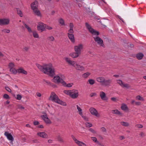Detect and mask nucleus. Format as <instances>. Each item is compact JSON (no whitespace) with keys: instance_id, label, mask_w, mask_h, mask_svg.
Here are the masks:
<instances>
[{"instance_id":"1","label":"nucleus","mask_w":146,"mask_h":146,"mask_svg":"<svg viewBox=\"0 0 146 146\" xmlns=\"http://www.w3.org/2000/svg\"><path fill=\"white\" fill-rule=\"evenodd\" d=\"M85 25L89 32L92 35L93 37L94 38L95 41L97 42L100 46L104 47V45L103 40L98 36L100 34L99 32L92 28L88 23H85Z\"/></svg>"},{"instance_id":"2","label":"nucleus","mask_w":146,"mask_h":146,"mask_svg":"<svg viewBox=\"0 0 146 146\" xmlns=\"http://www.w3.org/2000/svg\"><path fill=\"white\" fill-rule=\"evenodd\" d=\"M38 68L44 74L48 75L52 77L55 75V69L53 67L52 64L49 63L41 66L39 64L36 65Z\"/></svg>"},{"instance_id":"3","label":"nucleus","mask_w":146,"mask_h":146,"mask_svg":"<svg viewBox=\"0 0 146 146\" xmlns=\"http://www.w3.org/2000/svg\"><path fill=\"white\" fill-rule=\"evenodd\" d=\"M38 68L44 74L48 75L52 77L55 75V69L53 67L52 64L49 63L41 66L39 64L36 65Z\"/></svg>"},{"instance_id":"4","label":"nucleus","mask_w":146,"mask_h":146,"mask_svg":"<svg viewBox=\"0 0 146 146\" xmlns=\"http://www.w3.org/2000/svg\"><path fill=\"white\" fill-rule=\"evenodd\" d=\"M49 100L63 106L66 105V103L60 100L56 94L53 92L51 93Z\"/></svg>"},{"instance_id":"5","label":"nucleus","mask_w":146,"mask_h":146,"mask_svg":"<svg viewBox=\"0 0 146 146\" xmlns=\"http://www.w3.org/2000/svg\"><path fill=\"white\" fill-rule=\"evenodd\" d=\"M64 93L66 95L69 96L73 99L77 98L79 95L78 91L76 90H64Z\"/></svg>"},{"instance_id":"6","label":"nucleus","mask_w":146,"mask_h":146,"mask_svg":"<svg viewBox=\"0 0 146 146\" xmlns=\"http://www.w3.org/2000/svg\"><path fill=\"white\" fill-rule=\"evenodd\" d=\"M53 81L58 83H61L62 85L65 84L66 82L60 78V76L58 75H56L54 76L53 79Z\"/></svg>"},{"instance_id":"7","label":"nucleus","mask_w":146,"mask_h":146,"mask_svg":"<svg viewBox=\"0 0 146 146\" xmlns=\"http://www.w3.org/2000/svg\"><path fill=\"white\" fill-rule=\"evenodd\" d=\"M83 48V45L82 44H80L78 46H74V50L76 52L80 55L81 54V50Z\"/></svg>"},{"instance_id":"8","label":"nucleus","mask_w":146,"mask_h":146,"mask_svg":"<svg viewBox=\"0 0 146 146\" xmlns=\"http://www.w3.org/2000/svg\"><path fill=\"white\" fill-rule=\"evenodd\" d=\"M9 22L10 20L9 19H0V25L1 26L8 25L9 24Z\"/></svg>"},{"instance_id":"9","label":"nucleus","mask_w":146,"mask_h":146,"mask_svg":"<svg viewBox=\"0 0 146 146\" xmlns=\"http://www.w3.org/2000/svg\"><path fill=\"white\" fill-rule=\"evenodd\" d=\"M41 117L46 124H50L51 123V122L47 117L46 114L41 115Z\"/></svg>"},{"instance_id":"10","label":"nucleus","mask_w":146,"mask_h":146,"mask_svg":"<svg viewBox=\"0 0 146 146\" xmlns=\"http://www.w3.org/2000/svg\"><path fill=\"white\" fill-rule=\"evenodd\" d=\"M41 117L46 124H50L51 123V122L47 117L46 114L41 115Z\"/></svg>"},{"instance_id":"11","label":"nucleus","mask_w":146,"mask_h":146,"mask_svg":"<svg viewBox=\"0 0 146 146\" xmlns=\"http://www.w3.org/2000/svg\"><path fill=\"white\" fill-rule=\"evenodd\" d=\"M89 110L90 113L92 115H95L98 117L100 116V115L98 113L97 111L95 108H90Z\"/></svg>"},{"instance_id":"12","label":"nucleus","mask_w":146,"mask_h":146,"mask_svg":"<svg viewBox=\"0 0 146 146\" xmlns=\"http://www.w3.org/2000/svg\"><path fill=\"white\" fill-rule=\"evenodd\" d=\"M31 9L33 10L38 9V2L35 0L34 2L32 3L31 5Z\"/></svg>"},{"instance_id":"13","label":"nucleus","mask_w":146,"mask_h":146,"mask_svg":"<svg viewBox=\"0 0 146 146\" xmlns=\"http://www.w3.org/2000/svg\"><path fill=\"white\" fill-rule=\"evenodd\" d=\"M45 25L42 23L40 22L37 26L38 30H40L41 32L45 31Z\"/></svg>"},{"instance_id":"14","label":"nucleus","mask_w":146,"mask_h":146,"mask_svg":"<svg viewBox=\"0 0 146 146\" xmlns=\"http://www.w3.org/2000/svg\"><path fill=\"white\" fill-rule=\"evenodd\" d=\"M100 96L103 100L106 101L108 99L106 94L104 92L101 91L100 92Z\"/></svg>"},{"instance_id":"15","label":"nucleus","mask_w":146,"mask_h":146,"mask_svg":"<svg viewBox=\"0 0 146 146\" xmlns=\"http://www.w3.org/2000/svg\"><path fill=\"white\" fill-rule=\"evenodd\" d=\"M4 134L9 140H11L12 141H13L14 139L11 133L6 131L5 132Z\"/></svg>"},{"instance_id":"16","label":"nucleus","mask_w":146,"mask_h":146,"mask_svg":"<svg viewBox=\"0 0 146 146\" xmlns=\"http://www.w3.org/2000/svg\"><path fill=\"white\" fill-rule=\"evenodd\" d=\"M37 135L44 138H47L48 137L47 135L44 132H38L37 133Z\"/></svg>"},{"instance_id":"17","label":"nucleus","mask_w":146,"mask_h":146,"mask_svg":"<svg viewBox=\"0 0 146 146\" xmlns=\"http://www.w3.org/2000/svg\"><path fill=\"white\" fill-rule=\"evenodd\" d=\"M17 73L19 74H22L25 75L27 74V71L25 70L22 68H20L17 69Z\"/></svg>"},{"instance_id":"18","label":"nucleus","mask_w":146,"mask_h":146,"mask_svg":"<svg viewBox=\"0 0 146 146\" xmlns=\"http://www.w3.org/2000/svg\"><path fill=\"white\" fill-rule=\"evenodd\" d=\"M68 35L69 39L71 41V42L74 43L75 42L74 35L73 34H69Z\"/></svg>"},{"instance_id":"19","label":"nucleus","mask_w":146,"mask_h":146,"mask_svg":"<svg viewBox=\"0 0 146 146\" xmlns=\"http://www.w3.org/2000/svg\"><path fill=\"white\" fill-rule=\"evenodd\" d=\"M75 68L77 70H80L82 71L84 70V67L78 64H75Z\"/></svg>"},{"instance_id":"20","label":"nucleus","mask_w":146,"mask_h":146,"mask_svg":"<svg viewBox=\"0 0 146 146\" xmlns=\"http://www.w3.org/2000/svg\"><path fill=\"white\" fill-rule=\"evenodd\" d=\"M33 11L35 15L38 17L41 16V14L40 12L38 9L34 10H33Z\"/></svg>"},{"instance_id":"21","label":"nucleus","mask_w":146,"mask_h":146,"mask_svg":"<svg viewBox=\"0 0 146 146\" xmlns=\"http://www.w3.org/2000/svg\"><path fill=\"white\" fill-rule=\"evenodd\" d=\"M79 55V54L76 52H72L69 54V56L73 58L78 57Z\"/></svg>"},{"instance_id":"22","label":"nucleus","mask_w":146,"mask_h":146,"mask_svg":"<svg viewBox=\"0 0 146 146\" xmlns=\"http://www.w3.org/2000/svg\"><path fill=\"white\" fill-rule=\"evenodd\" d=\"M75 143L79 146H87V145L82 142L80 141L77 140Z\"/></svg>"},{"instance_id":"23","label":"nucleus","mask_w":146,"mask_h":146,"mask_svg":"<svg viewBox=\"0 0 146 146\" xmlns=\"http://www.w3.org/2000/svg\"><path fill=\"white\" fill-rule=\"evenodd\" d=\"M121 109L124 111L128 110L129 109L127 105L125 104H122L121 107Z\"/></svg>"},{"instance_id":"24","label":"nucleus","mask_w":146,"mask_h":146,"mask_svg":"<svg viewBox=\"0 0 146 146\" xmlns=\"http://www.w3.org/2000/svg\"><path fill=\"white\" fill-rule=\"evenodd\" d=\"M105 79L104 77H100L97 78V81L100 83H101L102 84L104 82Z\"/></svg>"},{"instance_id":"25","label":"nucleus","mask_w":146,"mask_h":146,"mask_svg":"<svg viewBox=\"0 0 146 146\" xmlns=\"http://www.w3.org/2000/svg\"><path fill=\"white\" fill-rule=\"evenodd\" d=\"M136 56L138 59L141 60L143 56V55L141 53H139L136 55Z\"/></svg>"},{"instance_id":"26","label":"nucleus","mask_w":146,"mask_h":146,"mask_svg":"<svg viewBox=\"0 0 146 146\" xmlns=\"http://www.w3.org/2000/svg\"><path fill=\"white\" fill-rule=\"evenodd\" d=\"M23 23L25 27L27 29L29 32L30 33L32 32L31 29L28 26L26 23L24 22H23Z\"/></svg>"},{"instance_id":"27","label":"nucleus","mask_w":146,"mask_h":146,"mask_svg":"<svg viewBox=\"0 0 146 146\" xmlns=\"http://www.w3.org/2000/svg\"><path fill=\"white\" fill-rule=\"evenodd\" d=\"M113 113L115 114L118 115H121L122 113L117 110H113L112 111Z\"/></svg>"},{"instance_id":"28","label":"nucleus","mask_w":146,"mask_h":146,"mask_svg":"<svg viewBox=\"0 0 146 146\" xmlns=\"http://www.w3.org/2000/svg\"><path fill=\"white\" fill-rule=\"evenodd\" d=\"M17 13L20 17H22L23 16V14L21 10H20L19 9H17Z\"/></svg>"},{"instance_id":"29","label":"nucleus","mask_w":146,"mask_h":146,"mask_svg":"<svg viewBox=\"0 0 146 146\" xmlns=\"http://www.w3.org/2000/svg\"><path fill=\"white\" fill-rule=\"evenodd\" d=\"M10 71L11 72H12L14 74H16L17 73V69L16 70L14 68H11L10 69Z\"/></svg>"},{"instance_id":"30","label":"nucleus","mask_w":146,"mask_h":146,"mask_svg":"<svg viewBox=\"0 0 146 146\" xmlns=\"http://www.w3.org/2000/svg\"><path fill=\"white\" fill-rule=\"evenodd\" d=\"M90 75V73L89 72H87L86 73L83 74L82 75V76L84 78H87Z\"/></svg>"},{"instance_id":"31","label":"nucleus","mask_w":146,"mask_h":146,"mask_svg":"<svg viewBox=\"0 0 146 146\" xmlns=\"http://www.w3.org/2000/svg\"><path fill=\"white\" fill-rule=\"evenodd\" d=\"M59 23L61 25H65L64 24V20L62 18H60L58 20Z\"/></svg>"},{"instance_id":"32","label":"nucleus","mask_w":146,"mask_h":146,"mask_svg":"<svg viewBox=\"0 0 146 146\" xmlns=\"http://www.w3.org/2000/svg\"><path fill=\"white\" fill-rule=\"evenodd\" d=\"M77 108L79 111V113L80 115H82V110L80 107L78 105H76Z\"/></svg>"},{"instance_id":"33","label":"nucleus","mask_w":146,"mask_h":146,"mask_svg":"<svg viewBox=\"0 0 146 146\" xmlns=\"http://www.w3.org/2000/svg\"><path fill=\"white\" fill-rule=\"evenodd\" d=\"M110 83V80H105V79L104 80V82L102 83V85H104V86H107L108 85H109V84Z\"/></svg>"},{"instance_id":"34","label":"nucleus","mask_w":146,"mask_h":146,"mask_svg":"<svg viewBox=\"0 0 146 146\" xmlns=\"http://www.w3.org/2000/svg\"><path fill=\"white\" fill-rule=\"evenodd\" d=\"M33 37L34 38H39V35L36 31H33Z\"/></svg>"},{"instance_id":"35","label":"nucleus","mask_w":146,"mask_h":146,"mask_svg":"<svg viewBox=\"0 0 146 146\" xmlns=\"http://www.w3.org/2000/svg\"><path fill=\"white\" fill-rule=\"evenodd\" d=\"M65 60L69 64H70L72 62H73V61L71 60L70 58H68L66 57L65 58Z\"/></svg>"},{"instance_id":"36","label":"nucleus","mask_w":146,"mask_h":146,"mask_svg":"<svg viewBox=\"0 0 146 146\" xmlns=\"http://www.w3.org/2000/svg\"><path fill=\"white\" fill-rule=\"evenodd\" d=\"M136 99L138 100H141L142 101H144L143 98L141 96L139 95L136 96Z\"/></svg>"},{"instance_id":"37","label":"nucleus","mask_w":146,"mask_h":146,"mask_svg":"<svg viewBox=\"0 0 146 146\" xmlns=\"http://www.w3.org/2000/svg\"><path fill=\"white\" fill-rule=\"evenodd\" d=\"M121 123L122 125L125 127H127L129 125V124L127 122L124 121L121 122Z\"/></svg>"},{"instance_id":"38","label":"nucleus","mask_w":146,"mask_h":146,"mask_svg":"<svg viewBox=\"0 0 146 146\" xmlns=\"http://www.w3.org/2000/svg\"><path fill=\"white\" fill-rule=\"evenodd\" d=\"M88 82L90 85H93L95 83V80L92 79H90L89 80Z\"/></svg>"},{"instance_id":"39","label":"nucleus","mask_w":146,"mask_h":146,"mask_svg":"<svg viewBox=\"0 0 146 146\" xmlns=\"http://www.w3.org/2000/svg\"><path fill=\"white\" fill-rule=\"evenodd\" d=\"M64 86L65 87H71L72 86V83H69L68 84H66V83L65 84L62 85Z\"/></svg>"},{"instance_id":"40","label":"nucleus","mask_w":146,"mask_h":146,"mask_svg":"<svg viewBox=\"0 0 146 146\" xmlns=\"http://www.w3.org/2000/svg\"><path fill=\"white\" fill-rule=\"evenodd\" d=\"M85 124L87 127H90L92 126V124L89 122H86Z\"/></svg>"},{"instance_id":"41","label":"nucleus","mask_w":146,"mask_h":146,"mask_svg":"<svg viewBox=\"0 0 146 146\" xmlns=\"http://www.w3.org/2000/svg\"><path fill=\"white\" fill-rule=\"evenodd\" d=\"M3 98H4L6 99H10V97H9V96L7 94H5L3 95Z\"/></svg>"},{"instance_id":"42","label":"nucleus","mask_w":146,"mask_h":146,"mask_svg":"<svg viewBox=\"0 0 146 146\" xmlns=\"http://www.w3.org/2000/svg\"><path fill=\"white\" fill-rule=\"evenodd\" d=\"M1 31L5 33H9L10 32V31L9 29H4L2 30Z\"/></svg>"},{"instance_id":"43","label":"nucleus","mask_w":146,"mask_h":146,"mask_svg":"<svg viewBox=\"0 0 146 146\" xmlns=\"http://www.w3.org/2000/svg\"><path fill=\"white\" fill-rule=\"evenodd\" d=\"M22 98V96L20 94H17V97L16 98L17 100H21Z\"/></svg>"},{"instance_id":"44","label":"nucleus","mask_w":146,"mask_h":146,"mask_svg":"<svg viewBox=\"0 0 146 146\" xmlns=\"http://www.w3.org/2000/svg\"><path fill=\"white\" fill-rule=\"evenodd\" d=\"M47 39L48 40L51 41H53L54 40V38L52 36H50L48 37Z\"/></svg>"},{"instance_id":"45","label":"nucleus","mask_w":146,"mask_h":146,"mask_svg":"<svg viewBox=\"0 0 146 146\" xmlns=\"http://www.w3.org/2000/svg\"><path fill=\"white\" fill-rule=\"evenodd\" d=\"M17 109H19L21 110L24 109L25 108L21 105H18L17 106Z\"/></svg>"},{"instance_id":"46","label":"nucleus","mask_w":146,"mask_h":146,"mask_svg":"<svg viewBox=\"0 0 146 146\" xmlns=\"http://www.w3.org/2000/svg\"><path fill=\"white\" fill-rule=\"evenodd\" d=\"M74 31L73 29H70L68 31V33H67V35L69 34H73L74 33Z\"/></svg>"},{"instance_id":"47","label":"nucleus","mask_w":146,"mask_h":146,"mask_svg":"<svg viewBox=\"0 0 146 146\" xmlns=\"http://www.w3.org/2000/svg\"><path fill=\"white\" fill-rule=\"evenodd\" d=\"M45 29L46 28L48 30H51L52 29V28L51 27H50L48 25L45 24Z\"/></svg>"},{"instance_id":"48","label":"nucleus","mask_w":146,"mask_h":146,"mask_svg":"<svg viewBox=\"0 0 146 146\" xmlns=\"http://www.w3.org/2000/svg\"><path fill=\"white\" fill-rule=\"evenodd\" d=\"M121 87H125L127 88H129L130 86H129V85L127 84H124L123 83Z\"/></svg>"},{"instance_id":"49","label":"nucleus","mask_w":146,"mask_h":146,"mask_svg":"<svg viewBox=\"0 0 146 146\" xmlns=\"http://www.w3.org/2000/svg\"><path fill=\"white\" fill-rule=\"evenodd\" d=\"M117 82L121 86L122 85L123 83L122 81L120 80H117Z\"/></svg>"},{"instance_id":"50","label":"nucleus","mask_w":146,"mask_h":146,"mask_svg":"<svg viewBox=\"0 0 146 146\" xmlns=\"http://www.w3.org/2000/svg\"><path fill=\"white\" fill-rule=\"evenodd\" d=\"M9 66L11 68H13V67H14L15 65L13 63L11 62L9 63Z\"/></svg>"},{"instance_id":"51","label":"nucleus","mask_w":146,"mask_h":146,"mask_svg":"<svg viewBox=\"0 0 146 146\" xmlns=\"http://www.w3.org/2000/svg\"><path fill=\"white\" fill-rule=\"evenodd\" d=\"M58 141L62 142H64V141L62 138L60 136H59L58 137Z\"/></svg>"},{"instance_id":"52","label":"nucleus","mask_w":146,"mask_h":146,"mask_svg":"<svg viewBox=\"0 0 146 146\" xmlns=\"http://www.w3.org/2000/svg\"><path fill=\"white\" fill-rule=\"evenodd\" d=\"M135 126L136 127L139 128H142L143 127V126L142 125L140 124H137L135 125Z\"/></svg>"},{"instance_id":"53","label":"nucleus","mask_w":146,"mask_h":146,"mask_svg":"<svg viewBox=\"0 0 146 146\" xmlns=\"http://www.w3.org/2000/svg\"><path fill=\"white\" fill-rule=\"evenodd\" d=\"M91 139L95 142H97L98 141L97 138L95 137H91Z\"/></svg>"},{"instance_id":"54","label":"nucleus","mask_w":146,"mask_h":146,"mask_svg":"<svg viewBox=\"0 0 146 146\" xmlns=\"http://www.w3.org/2000/svg\"><path fill=\"white\" fill-rule=\"evenodd\" d=\"M5 89L9 92H11V90L8 87H5Z\"/></svg>"},{"instance_id":"55","label":"nucleus","mask_w":146,"mask_h":146,"mask_svg":"<svg viewBox=\"0 0 146 146\" xmlns=\"http://www.w3.org/2000/svg\"><path fill=\"white\" fill-rule=\"evenodd\" d=\"M82 117L86 121H88V118L86 116L83 115H81Z\"/></svg>"},{"instance_id":"56","label":"nucleus","mask_w":146,"mask_h":146,"mask_svg":"<svg viewBox=\"0 0 146 146\" xmlns=\"http://www.w3.org/2000/svg\"><path fill=\"white\" fill-rule=\"evenodd\" d=\"M97 94L95 93H92L90 94V96L91 97H93L96 96Z\"/></svg>"},{"instance_id":"57","label":"nucleus","mask_w":146,"mask_h":146,"mask_svg":"<svg viewBox=\"0 0 146 146\" xmlns=\"http://www.w3.org/2000/svg\"><path fill=\"white\" fill-rule=\"evenodd\" d=\"M39 122L38 121H35L33 122V124L35 125H38L39 124Z\"/></svg>"},{"instance_id":"58","label":"nucleus","mask_w":146,"mask_h":146,"mask_svg":"<svg viewBox=\"0 0 146 146\" xmlns=\"http://www.w3.org/2000/svg\"><path fill=\"white\" fill-rule=\"evenodd\" d=\"M74 24L72 23H70L69 24V27L70 29H73L74 27Z\"/></svg>"},{"instance_id":"59","label":"nucleus","mask_w":146,"mask_h":146,"mask_svg":"<svg viewBox=\"0 0 146 146\" xmlns=\"http://www.w3.org/2000/svg\"><path fill=\"white\" fill-rule=\"evenodd\" d=\"M59 76H60V78H61L63 79H64L65 78V76H64L61 74H59Z\"/></svg>"},{"instance_id":"60","label":"nucleus","mask_w":146,"mask_h":146,"mask_svg":"<svg viewBox=\"0 0 146 146\" xmlns=\"http://www.w3.org/2000/svg\"><path fill=\"white\" fill-rule=\"evenodd\" d=\"M89 130L92 133H96L95 130L92 128H90L89 129Z\"/></svg>"},{"instance_id":"61","label":"nucleus","mask_w":146,"mask_h":146,"mask_svg":"<svg viewBox=\"0 0 146 146\" xmlns=\"http://www.w3.org/2000/svg\"><path fill=\"white\" fill-rule=\"evenodd\" d=\"M71 137L75 142L77 140L73 135H71Z\"/></svg>"},{"instance_id":"62","label":"nucleus","mask_w":146,"mask_h":146,"mask_svg":"<svg viewBox=\"0 0 146 146\" xmlns=\"http://www.w3.org/2000/svg\"><path fill=\"white\" fill-rule=\"evenodd\" d=\"M29 48L30 47H25L24 48V49L26 51H28Z\"/></svg>"},{"instance_id":"63","label":"nucleus","mask_w":146,"mask_h":146,"mask_svg":"<svg viewBox=\"0 0 146 146\" xmlns=\"http://www.w3.org/2000/svg\"><path fill=\"white\" fill-rule=\"evenodd\" d=\"M135 104L136 105L139 106L141 104V103L139 102H135Z\"/></svg>"},{"instance_id":"64","label":"nucleus","mask_w":146,"mask_h":146,"mask_svg":"<svg viewBox=\"0 0 146 146\" xmlns=\"http://www.w3.org/2000/svg\"><path fill=\"white\" fill-rule=\"evenodd\" d=\"M77 64L75 63V62L73 61V62H72L71 63V64L70 65H72L74 67H75V64Z\"/></svg>"}]
</instances>
